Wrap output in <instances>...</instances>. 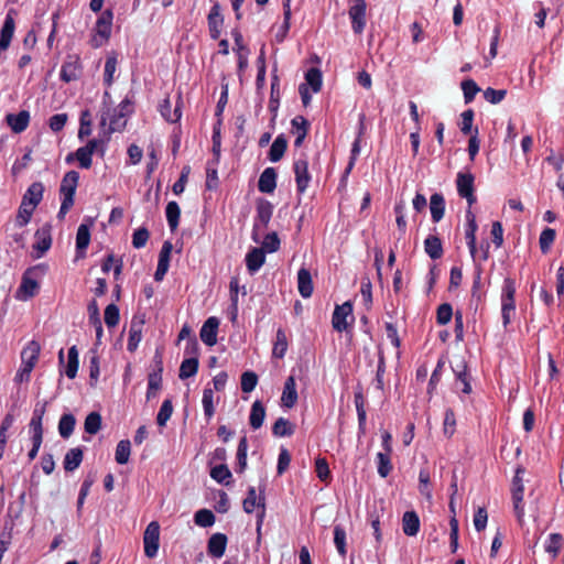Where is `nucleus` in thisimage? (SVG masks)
<instances>
[{"label":"nucleus","mask_w":564,"mask_h":564,"mask_svg":"<svg viewBox=\"0 0 564 564\" xmlns=\"http://www.w3.org/2000/svg\"><path fill=\"white\" fill-rule=\"evenodd\" d=\"M37 267L28 269L22 276L21 284L17 291L15 297L20 301H28L32 299L40 289L39 282L35 278Z\"/></svg>","instance_id":"nucleus-10"},{"label":"nucleus","mask_w":564,"mask_h":564,"mask_svg":"<svg viewBox=\"0 0 564 564\" xmlns=\"http://www.w3.org/2000/svg\"><path fill=\"white\" fill-rule=\"evenodd\" d=\"M194 521L200 528H209L215 523L216 517L209 509H199L194 514Z\"/></svg>","instance_id":"nucleus-58"},{"label":"nucleus","mask_w":564,"mask_h":564,"mask_svg":"<svg viewBox=\"0 0 564 564\" xmlns=\"http://www.w3.org/2000/svg\"><path fill=\"white\" fill-rule=\"evenodd\" d=\"M334 543L338 553L345 557L347 554L346 547V531L340 524L334 525Z\"/></svg>","instance_id":"nucleus-61"},{"label":"nucleus","mask_w":564,"mask_h":564,"mask_svg":"<svg viewBox=\"0 0 564 564\" xmlns=\"http://www.w3.org/2000/svg\"><path fill=\"white\" fill-rule=\"evenodd\" d=\"M219 323L220 322L216 316H210L204 322L199 336L205 345L209 347L216 345Z\"/></svg>","instance_id":"nucleus-17"},{"label":"nucleus","mask_w":564,"mask_h":564,"mask_svg":"<svg viewBox=\"0 0 564 564\" xmlns=\"http://www.w3.org/2000/svg\"><path fill=\"white\" fill-rule=\"evenodd\" d=\"M452 370L454 372L455 383L462 384L460 391L464 394H470L473 392V376L468 368L467 361L465 359H462L458 364H456L455 367H452Z\"/></svg>","instance_id":"nucleus-16"},{"label":"nucleus","mask_w":564,"mask_h":564,"mask_svg":"<svg viewBox=\"0 0 564 564\" xmlns=\"http://www.w3.org/2000/svg\"><path fill=\"white\" fill-rule=\"evenodd\" d=\"M79 174L76 171L67 172L61 183L59 193L62 196V204L58 212V217L63 218L74 205V196L78 185Z\"/></svg>","instance_id":"nucleus-4"},{"label":"nucleus","mask_w":564,"mask_h":564,"mask_svg":"<svg viewBox=\"0 0 564 564\" xmlns=\"http://www.w3.org/2000/svg\"><path fill=\"white\" fill-rule=\"evenodd\" d=\"M113 14L110 10L104 11L98 18L95 26V35L91 43L94 47L101 46L110 36Z\"/></svg>","instance_id":"nucleus-11"},{"label":"nucleus","mask_w":564,"mask_h":564,"mask_svg":"<svg viewBox=\"0 0 564 564\" xmlns=\"http://www.w3.org/2000/svg\"><path fill=\"white\" fill-rule=\"evenodd\" d=\"M111 96L108 91L104 93L102 110L100 124L108 133L121 131L127 124L128 117L133 111L132 102L129 98H124L117 107L111 108Z\"/></svg>","instance_id":"nucleus-1"},{"label":"nucleus","mask_w":564,"mask_h":564,"mask_svg":"<svg viewBox=\"0 0 564 564\" xmlns=\"http://www.w3.org/2000/svg\"><path fill=\"white\" fill-rule=\"evenodd\" d=\"M563 541L564 539L561 533L549 534V538L544 544L545 552L552 555L553 558H555L562 549Z\"/></svg>","instance_id":"nucleus-49"},{"label":"nucleus","mask_w":564,"mask_h":564,"mask_svg":"<svg viewBox=\"0 0 564 564\" xmlns=\"http://www.w3.org/2000/svg\"><path fill=\"white\" fill-rule=\"evenodd\" d=\"M354 402L357 411L358 424L367 425V413L365 410L366 399L364 395L362 386L360 383H358L355 389Z\"/></svg>","instance_id":"nucleus-38"},{"label":"nucleus","mask_w":564,"mask_h":564,"mask_svg":"<svg viewBox=\"0 0 564 564\" xmlns=\"http://www.w3.org/2000/svg\"><path fill=\"white\" fill-rule=\"evenodd\" d=\"M143 324H144V321L142 318L134 316L131 319L130 328H129V338H128V344H127V348L129 351H134L138 348L139 343L142 339Z\"/></svg>","instance_id":"nucleus-25"},{"label":"nucleus","mask_w":564,"mask_h":564,"mask_svg":"<svg viewBox=\"0 0 564 564\" xmlns=\"http://www.w3.org/2000/svg\"><path fill=\"white\" fill-rule=\"evenodd\" d=\"M391 454L392 453L379 452L376 456L377 471L381 478H387L393 469Z\"/></svg>","instance_id":"nucleus-42"},{"label":"nucleus","mask_w":564,"mask_h":564,"mask_svg":"<svg viewBox=\"0 0 564 564\" xmlns=\"http://www.w3.org/2000/svg\"><path fill=\"white\" fill-rule=\"evenodd\" d=\"M282 7H283V23L280 25L279 30L276 31L274 39L276 43H283L284 40L288 36V33L291 28V17H292V10H291V0H282Z\"/></svg>","instance_id":"nucleus-27"},{"label":"nucleus","mask_w":564,"mask_h":564,"mask_svg":"<svg viewBox=\"0 0 564 564\" xmlns=\"http://www.w3.org/2000/svg\"><path fill=\"white\" fill-rule=\"evenodd\" d=\"M247 453H248V440L247 436H242L239 440L238 447H237V466L236 471L241 474L247 468Z\"/></svg>","instance_id":"nucleus-48"},{"label":"nucleus","mask_w":564,"mask_h":564,"mask_svg":"<svg viewBox=\"0 0 564 564\" xmlns=\"http://www.w3.org/2000/svg\"><path fill=\"white\" fill-rule=\"evenodd\" d=\"M352 4L348 10L349 19L351 22L352 32L357 35L361 34L366 28V10L367 3L365 0H350Z\"/></svg>","instance_id":"nucleus-12"},{"label":"nucleus","mask_w":564,"mask_h":564,"mask_svg":"<svg viewBox=\"0 0 564 564\" xmlns=\"http://www.w3.org/2000/svg\"><path fill=\"white\" fill-rule=\"evenodd\" d=\"M445 362H446L445 357L441 356L437 360L436 367L433 370L430 381H429V386H427L429 394H432L434 392V390L436 389L437 384L440 383L441 378H442V372L445 367Z\"/></svg>","instance_id":"nucleus-57"},{"label":"nucleus","mask_w":564,"mask_h":564,"mask_svg":"<svg viewBox=\"0 0 564 564\" xmlns=\"http://www.w3.org/2000/svg\"><path fill=\"white\" fill-rule=\"evenodd\" d=\"M424 251L432 260L442 258L444 249L441 238L438 236L429 235L424 240Z\"/></svg>","instance_id":"nucleus-33"},{"label":"nucleus","mask_w":564,"mask_h":564,"mask_svg":"<svg viewBox=\"0 0 564 564\" xmlns=\"http://www.w3.org/2000/svg\"><path fill=\"white\" fill-rule=\"evenodd\" d=\"M286 149L288 138L284 133H280L270 147L268 159L273 163L279 162L284 156Z\"/></svg>","instance_id":"nucleus-30"},{"label":"nucleus","mask_w":564,"mask_h":564,"mask_svg":"<svg viewBox=\"0 0 564 564\" xmlns=\"http://www.w3.org/2000/svg\"><path fill=\"white\" fill-rule=\"evenodd\" d=\"M90 242V229L86 224H80L76 234L77 252L84 253Z\"/></svg>","instance_id":"nucleus-50"},{"label":"nucleus","mask_w":564,"mask_h":564,"mask_svg":"<svg viewBox=\"0 0 564 564\" xmlns=\"http://www.w3.org/2000/svg\"><path fill=\"white\" fill-rule=\"evenodd\" d=\"M445 198L442 193H434L430 197V210L433 223L442 220L445 214Z\"/></svg>","instance_id":"nucleus-32"},{"label":"nucleus","mask_w":564,"mask_h":564,"mask_svg":"<svg viewBox=\"0 0 564 564\" xmlns=\"http://www.w3.org/2000/svg\"><path fill=\"white\" fill-rule=\"evenodd\" d=\"M516 292L517 283L513 278L507 276L503 280L501 288V318L502 325L507 328L512 319V314L516 312Z\"/></svg>","instance_id":"nucleus-3"},{"label":"nucleus","mask_w":564,"mask_h":564,"mask_svg":"<svg viewBox=\"0 0 564 564\" xmlns=\"http://www.w3.org/2000/svg\"><path fill=\"white\" fill-rule=\"evenodd\" d=\"M258 384V375L254 371L247 370L242 372L240 378V387L241 391L245 393H250L254 390Z\"/></svg>","instance_id":"nucleus-62"},{"label":"nucleus","mask_w":564,"mask_h":564,"mask_svg":"<svg viewBox=\"0 0 564 564\" xmlns=\"http://www.w3.org/2000/svg\"><path fill=\"white\" fill-rule=\"evenodd\" d=\"M524 467L519 465L516 469V474L512 478L511 484V498L513 502V510L519 522H522V519L524 517V486L521 477V475L524 474Z\"/></svg>","instance_id":"nucleus-7"},{"label":"nucleus","mask_w":564,"mask_h":564,"mask_svg":"<svg viewBox=\"0 0 564 564\" xmlns=\"http://www.w3.org/2000/svg\"><path fill=\"white\" fill-rule=\"evenodd\" d=\"M76 424L75 416L73 414H63L58 422V432L63 438H68Z\"/></svg>","instance_id":"nucleus-53"},{"label":"nucleus","mask_w":564,"mask_h":564,"mask_svg":"<svg viewBox=\"0 0 564 564\" xmlns=\"http://www.w3.org/2000/svg\"><path fill=\"white\" fill-rule=\"evenodd\" d=\"M159 536H160V525L158 522L152 521L149 523L144 531L143 543H144V553L148 557L152 558L158 554L159 550Z\"/></svg>","instance_id":"nucleus-14"},{"label":"nucleus","mask_w":564,"mask_h":564,"mask_svg":"<svg viewBox=\"0 0 564 564\" xmlns=\"http://www.w3.org/2000/svg\"><path fill=\"white\" fill-rule=\"evenodd\" d=\"M292 133L295 134L294 147L301 148L308 134L311 123L303 116H296L291 120Z\"/></svg>","instance_id":"nucleus-20"},{"label":"nucleus","mask_w":564,"mask_h":564,"mask_svg":"<svg viewBox=\"0 0 564 564\" xmlns=\"http://www.w3.org/2000/svg\"><path fill=\"white\" fill-rule=\"evenodd\" d=\"M460 88L464 94L465 104H470L475 99L476 95L480 91L479 86L471 78L464 79L460 84Z\"/></svg>","instance_id":"nucleus-55"},{"label":"nucleus","mask_w":564,"mask_h":564,"mask_svg":"<svg viewBox=\"0 0 564 564\" xmlns=\"http://www.w3.org/2000/svg\"><path fill=\"white\" fill-rule=\"evenodd\" d=\"M14 29V19L10 13H8L0 31V50L6 51L10 46Z\"/></svg>","instance_id":"nucleus-34"},{"label":"nucleus","mask_w":564,"mask_h":564,"mask_svg":"<svg viewBox=\"0 0 564 564\" xmlns=\"http://www.w3.org/2000/svg\"><path fill=\"white\" fill-rule=\"evenodd\" d=\"M259 243H261L260 248L263 249L265 253L276 252L281 247V240L276 231L267 234Z\"/></svg>","instance_id":"nucleus-52"},{"label":"nucleus","mask_w":564,"mask_h":564,"mask_svg":"<svg viewBox=\"0 0 564 564\" xmlns=\"http://www.w3.org/2000/svg\"><path fill=\"white\" fill-rule=\"evenodd\" d=\"M278 173L274 167H267L258 181V189L264 194H271L276 188Z\"/></svg>","instance_id":"nucleus-24"},{"label":"nucleus","mask_w":564,"mask_h":564,"mask_svg":"<svg viewBox=\"0 0 564 564\" xmlns=\"http://www.w3.org/2000/svg\"><path fill=\"white\" fill-rule=\"evenodd\" d=\"M173 251V243L165 241L159 254L158 268L154 273L155 281H162L170 267L171 253Z\"/></svg>","instance_id":"nucleus-21"},{"label":"nucleus","mask_w":564,"mask_h":564,"mask_svg":"<svg viewBox=\"0 0 564 564\" xmlns=\"http://www.w3.org/2000/svg\"><path fill=\"white\" fill-rule=\"evenodd\" d=\"M556 237V232L552 228H544L539 238L540 250L542 253H547Z\"/></svg>","instance_id":"nucleus-64"},{"label":"nucleus","mask_w":564,"mask_h":564,"mask_svg":"<svg viewBox=\"0 0 564 564\" xmlns=\"http://www.w3.org/2000/svg\"><path fill=\"white\" fill-rule=\"evenodd\" d=\"M212 7L207 15L209 35L213 40H218L224 26V15L218 0H210Z\"/></svg>","instance_id":"nucleus-13"},{"label":"nucleus","mask_w":564,"mask_h":564,"mask_svg":"<svg viewBox=\"0 0 564 564\" xmlns=\"http://www.w3.org/2000/svg\"><path fill=\"white\" fill-rule=\"evenodd\" d=\"M280 107V78L276 74V69L273 70L271 76V87H270V99H269V111L270 113L278 112Z\"/></svg>","instance_id":"nucleus-36"},{"label":"nucleus","mask_w":564,"mask_h":564,"mask_svg":"<svg viewBox=\"0 0 564 564\" xmlns=\"http://www.w3.org/2000/svg\"><path fill=\"white\" fill-rule=\"evenodd\" d=\"M217 165L214 161H208L206 166V188L215 191L219 186Z\"/></svg>","instance_id":"nucleus-60"},{"label":"nucleus","mask_w":564,"mask_h":564,"mask_svg":"<svg viewBox=\"0 0 564 564\" xmlns=\"http://www.w3.org/2000/svg\"><path fill=\"white\" fill-rule=\"evenodd\" d=\"M245 262L250 274L257 273L265 262L264 250L258 247L250 249L246 254Z\"/></svg>","instance_id":"nucleus-22"},{"label":"nucleus","mask_w":564,"mask_h":564,"mask_svg":"<svg viewBox=\"0 0 564 564\" xmlns=\"http://www.w3.org/2000/svg\"><path fill=\"white\" fill-rule=\"evenodd\" d=\"M304 78L306 80L305 85L312 88L313 93H318L323 86V74L322 70L317 67H311L306 70Z\"/></svg>","instance_id":"nucleus-44"},{"label":"nucleus","mask_w":564,"mask_h":564,"mask_svg":"<svg viewBox=\"0 0 564 564\" xmlns=\"http://www.w3.org/2000/svg\"><path fill=\"white\" fill-rule=\"evenodd\" d=\"M274 206L273 204L260 197L256 200V216L253 217V225L251 231V239L256 242H260V234L264 231L272 218Z\"/></svg>","instance_id":"nucleus-2"},{"label":"nucleus","mask_w":564,"mask_h":564,"mask_svg":"<svg viewBox=\"0 0 564 564\" xmlns=\"http://www.w3.org/2000/svg\"><path fill=\"white\" fill-rule=\"evenodd\" d=\"M352 312L354 305L350 301L336 305L332 316L333 328L339 333L346 332L355 321Z\"/></svg>","instance_id":"nucleus-8"},{"label":"nucleus","mask_w":564,"mask_h":564,"mask_svg":"<svg viewBox=\"0 0 564 564\" xmlns=\"http://www.w3.org/2000/svg\"><path fill=\"white\" fill-rule=\"evenodd\" d=\"M228 538L225 533H214L207 541V554L215 558H220L226 552Z\"/></svg>","instance_id":"nucleus-19"},{"label":"nucleus","mask_w":564,"mask_h":564,"mask_svg":"<svg viewBox=\"0 0 564 564\" xmlns=\"http://www.w3.org/2000/svg\"><path fill=\"white\" fill-rule=\"evenodd\" d=\"M83 460V451L80 448L69 449L64 458V468L67 471L75 470Z\"/></svg>","instance_id":"nucleus-51"},{"label":"nucleus","mask_w":564,"mask_h":564,"mask_svg":"<svg viewBox=\"0 0 564 564\" xmlns=\"http://www.w3.org/2000/svg\"><path fill=\"white\" fill-rule=\"evenodd\" d=\"M46 411V402L37 403L33 410L32 419L29 427L31 433L32 443H42L43 427L42 420Z\"/></svg>","instance_id":"nucleus-15"},{"label":"nucleus","mask_w":564,"mask_h":564,"mask_svg":"<svg viewBox=\"0 0 564 564\" xmlns=\"http://www.w3.org/2000/svg\"><path fill=\"white\" fill-rule=\"evenodd\" d=\"M315 471L321 481L328 484L332 480V474L325 457H317L315 459Z\"/></svg>","instance_id":"nucleus-63"},{"label":"nucleus","mask_w":564,"mask_h":564,"mask_svg":"<svg viewBox=\"0 0 564 564\" xmlns=\"http://www.w3.org/2000/svg\"><path fill=\"white\" fill-rule=\"evenodd\" d=\"M44 186L41 182L32 183L22 197V203L25 206H32L36 208V206L41 203L43 198Z\"/></svg>","instance_id":"nucleus-29"},{"label":"nucleus","mask_w":564,"mask_h":564,"mask_svg":"<svg viewBox=\"0 0 564 564\" xmlns=\"http://www.w3.org/2000/svg\"><path fill=\"white\" fill-rule=\"evenodd\" d=\"M293 172L295 175L296 193L302 195L305 193L312 181V174L308 171V160L305 153L293 162Z\"/></svg>","instance_id":"nucleus-9"},{"label":"nucleus","mask_w":564,"mask_h":564,"mask_svg":"<svg viewBox=\"0 0 564 564\" xmlns=\"http://www.w3.org/2000/svg\"><path fill=\"white\" fill-rule=\"evenodd\" d=\"M118 59L116 55H109L105 62L104 69V83L107 87H110L115 79V73L117 70Z\"/></svg>","instance_id":"nucleus-54"},{"label":"nucleus","mask_w":564,"mask_h":564,"mask_svg":"<svg viewBox=\"0 0 564 564\" xmlns=\"http://www.w3.org/2000/svg\"><path fill=\"white\" fill-rule=\"evenodd\" d=\"M456 189L460 198L466 199L468 207H471L476 202L475 195V175L468 167L465 171H459L456 175Z\"/></svg>","instance_id":"nucleus-6"},{"label":"nucleus","mask_w":564,"mask_h":564,"mask_svg":"<svg viewBox=\"0 0 564 564\" xmlns=\"http://www.w3.org/2000/svg\"><path fill=\"white\" fill-rule=\"evenodd\" d=\"M421 527L419 514L414 510L405 511L402 516V530L408 536H415Z\"/></svg>","instance_id":"nucleus-26"},{"label":"nucleus","mask_w":564,"mask_h":564,"mask_svg":"<svg viewBox=\"0 0 564 564\" xmlns=\"http://www.w3.org/2000/svg\"><path fill=\"white\" fill-rule=\"evenodd\" d=\"M258 512H257V541L261 540V528L265 516V486L259 487V499H258Z\"/></svg>","instance_id":"nucleus-47"},{"label":"nucleus","mask_w":564,"mask_h":564,"mask_svg":"<svg viewBox=\"0 0 564 564\" xmlns=\"http://www.w3.org/2000/svg\"><path fill=\"white\" fill-rule=\"evenodd\" d=\"M297 289L303 299H308L313 294L314 285L312 274L305 267H301L297 271Z\"/></svg>","instance_id":"nucleus-23"},{"label":"nucleus","mask_w":564,"mask_h":564,"mask_svg":"<svg viewBox=\"0 0 564 564\" xmlns=\"http://www.w3.org/2000/svg\"><path fill=\"white\" fill-rule=\"evenodd\" d=\"M209 474L215 481L225 486L230 484V479L232 477L229 467L225 463L212 467Z\"/></svg>","instance_id":"nucleus-45"},{"label":"nucleus","mask_w":564,"mask_h":564,"mask_svg":"<svg viewBox=\"0 0 564 564\" xmlns=\"http://www.w3.org/2000/svg\"><path fill=\"white\" fill-rule=\"evenodd\" d=\"M288 337L285 330L279 327L275 334V340L273 341L272 356L278 359H282L288 350Z\"/></svg>","instance_id":"nucleus-40"},{"label":"nucleus","mask_w":564,"mask_h":564,"mask_svg":"<svg viewBox=\"0 0 564 564\" xmlns=\"http://www.w3.org/2000/svg\"><path fill=\"white\" fill-rule=\"evenodd\" d=\"M198 366H199L198 358H196L194 356L185 357L181 364L180 369H178V378L187 379V378L195 376L198 371Z\"/></svg>","instance_id":"nucleus-43"},{"label":"nucleus","mask_w":564,"mask_h":564,"mask_svg":"<svg viewBox=\"0 0 564 564\" xmlns=\"http://www.w3.org/2000/svg\"><path fill=\"white\" fill-rule=\"evenodd\" d=\"M265 419V408L260 400H256L250 410L249 424L253 430H259Z\"/></svg>","instance_id":"nucleus-37"},{"label":"nucleus","mask_w":564,"mask_h":564,"mask_svg":"<svg viewBox=\"0 0 564 564\" xmlns=\"http://www.w3.org/2000/svg\"><path fill=\"white\" fill-rule=\"evenodd\" d=\"M52 245V237L48 227H42L35 232V243L33 246L34 250L37 251L35 258H41Z\"/></svg>","instance_id":"nucleus-28"},{"label":"nucleus","mask_w":564,"mask_h":564,"mask_svg":"<svg viewBox=\"0 0 564 564\" xmlns=\"http://www.w3.org/2000/svg\"><path fill=\"white\" fill-rule=\"evenodd\" d=\"M294 369H292L291 375L286 378L283 387V392L281 397L282 406L291 409L293 408L299 399V394L296 391V379L294 376Z\"/></svg>","instance_id":"nucleus-18"},{"label":"nucleus","mask_w":564,"mask_h":564,"mask_svg":"<svg viewBox=\"0 0 564 564\" xmlns=\"http://www.w3.org/2000/svg\"><path fill=\"white\" fill-rule=\"evenodd\" d=\"M80 74V64L78 58H74L70 61L65 62L62 65L61 68V79H63L66 83H69L72 80H75L79 77Z\"/></svg>","instance_id":"nucleus-39"},{"label":"nucleus","mask_w":564,"mask_h":564,"mask_svg":"<svg viewBox=\"0 0 564 564\" xmlns=\"http://www.w3.org/2000/svg\"><path fill=\"white\" fill-rule=\"evenodd\" d=\"M295 432V425L285 417H279L272 425V434L275 437H289Z\"/></svg>","instance_id":"nucleus-41"},{"label":"nucleus","mask_w":564,"mask_h":564,"mask_svg":"<svg viewBox=\"0 0 564 564\" xmlns=\"http://www.w3.org/2000/svg\"><path fill=\"white\" fill-rule=\"evenodd\" d=\"M41 351V346L37 341L31 340L21 352V364L35 367Z\"/></svg>","instance_id":"nucleus-35"},{"label":"nucleus","mask_w":564,"mask_h":564,"mask_svg":"<svg viewBox=\"0 0 564 564\" xmlns=\"http://www.w3.org/2000/svg\"><path fill=\"white\" fill-rule=\"evenodd\" d=\"M95 152H100V154L104 155L105 150L102 140H90L86 145L78 148L76 152L69 153L65 160L67 163H70L76 159L82 169H89L93 163L91 156Z\"/></svg>","instance_id":"nucleus-5"},{"label":"nucleus","mask_w":564,"mask_h":564,"mask_svg":"<svg viewBox=\"0 0 564 564\" xmlns=\"http://www.w3.org/2000/svg\"><path fill=\"white\" fill-rule=\"evenodd\" d=\"M202 404L206 422H209L215 414L214 389L209 384L203 390Z\"/></svg>","instance_id":"nucleus-46"},{"label":"nucleus","mask_w":564,"mask_h":564,"mask_svg":"<svg viewBox=\"0 0 564 564\" xmlns=\"http://www.w3.org/2000/svg\"><path fill=\"white\" fill-rule=\"evenodd\" d=\"M30 121L29 111L22 110L19 113H10L7 116V122L14 133L23 132Z\"/></svg>","instance_id":"nucleus-31"},{"label":"nucleus","mask_w":564,"mask_h":564,"mask_svg":"<svg viewBox=\"0 0 564 564\" xmlns=\"http://www.w3.org/2000/svg\"><path fill=\"white\" fill-rule=\"evenodd\" d=\"M456 432V415L452 408H447L444 412L443 433L451 438Z\"/></svg>","instance_id":"nucleus-59"},{"label":"nucleus","mask_w":564,"mask_h":564,"mask_svg":"<svg viewBox=\"0 0 564 564\" xmlns=\"http://www.w3.org/2000/svg\"><path fill=\"white\" fill-rule=\"evenodd\" d=\"M67 365H66V369H65V375L69 378V379H74L77 375V371H78V350L76 348V346H72L69 349H68V355H67Z\"/></svg>","instance_id":"nucleus-56"}]
</instances>
